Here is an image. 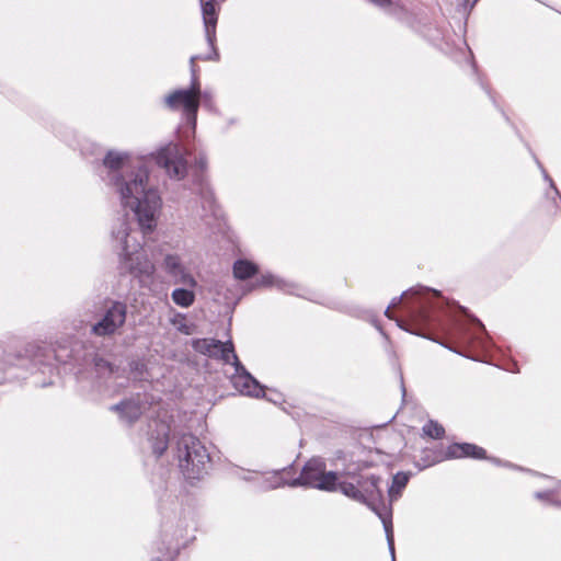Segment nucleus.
Here are the masks:
<instances>
[{
  "label": "nucleus",
  "mask_w": 561,
  "mask_h": 561,
  "mask_svg": "<svg viewBox=\"0 0 561 561\" xmlns=\"http://www.w3.org/2000/svg\"><path fill=\"white\" fill-rule=\"evenodd\" d=\"M201 90L197 78L193 72L192 85L190 89L176 90L165 98L168 106L175 111H183L188 124L195 129L196 114L199 106Z\"/></svg>",
  "instance_id": "6"
},
{
  "label": "nucleus",
  "mask_w": 561,
  "mask_h": 561,
  "mask_svg": "<svg viewBox=\"0 0 561 561\" xmlns=\"http://www.w3.org/2000/svg\"><path fill=\"white\" fill-rule=\"evenodd\" d=\"M201 100H203L205 106H207V107L211 106L213 96L209 92L205 91L204 93H201L199 101Z\"/></svg>",
  "instance_id": "25"
},
{
  "label": "nucleus",
  "mask_w": 561,
  "mask_h": 561,
  "mask_svg": "<svg viewBox=\"0 0 561 561\" xmlns=\"http://www.w3.org/2000/svg\"><path fill=\"white\" fill-rule=\"evenodd\" d=\"M368 1L379 8H382V9H388L392 5V0H368Z\"/></svg>",
  "instance_id": "24"
},
{
  "label": "nucleus",
  "mask_w": 561,
  "mask_h": 561,
  "mask_svg": "<svg viewBox=\"0 0 561 561\" xmlns=\"http://www.w3.org/2000/svg\"><path fill=\"white\" fill-rule=\"evenodd\" d=\"M260 285H262V286H275V287H278V288H285L286 283L283 279L278 278V277H276V276H274L272 274H265V275H263L261 277Z\"/></svg>",
  "instance_id": "21"
},
{
  "label": "nucleus",
  "mask_w": 561,
  "mask_h": 561,
  "mask_svg": "<svg viewBox=\"0 0 561 561\" xmlns=\"http://www.w3.org/2000/svg\"><path fill=\"white\" fill-rule=\"evenodd\" d=\"M389 550H391L390 547H389ZM390 553H391L392 560L394 561V552L392 553V551H390Z\"/></svg>",
  "instance_id": "28"
},
{
  "label": "nucleus",
  "mask_w": 561,
  "mask_h": 561,
  "mask_svg": "<svg viewBox=\"0 0 561 561\" xmlns=\"http://www.w3.org/2000/svg\"><path fill=\"white\" fill-rule=\"evenodd\" d=\"M257 271L255 264L247 260H239L233 264V275L238 279H247Z\"/></svg>",
  "instance_id": "15"
},
{
  "label": "nucleus",
  "mask_w": 561,
  "mask_h": 561,
  "mask_svg": "<svg viewBox=\"0 0 561 561\" xmlns=\"http://www.w3.org/2000/svg\"><path fill=\"white\" fill-rule=\"evenodd\" d=\"M410 479V473L398 472L392 479V483L388 490L390 501H396L401 496L403 489L407 486Z\"/></svg>",
  "instance_id": "13"
},
{
  "label": "nucleus",
  "mask_w": 561,
  "mask_h": 561,
  "mask_svg": "<svg viewBox=\"0 0 561 561\" xmlns=\"http://www.w3.org/2000/svg\"><path fill=\"white\" fill-rule=\"evenodd\" d=\"M179 467L188 479H196L205 471L209 461L206 448L193 435H183L176 447Z\"/></svg>",
  "instance_id": "5"
},
{
  "label": "nucleus",
  "mask_w": 561,
  "mask_h": 561,
  "mask_svg": "<svg viewBox=\"0 0 561 561\" xmlns=\"http://www.w3.org/2000/svg\"><path fill=\"white\" fill-rule=\"evenodd\" d=\"M192 346L196 352L209 357L220 358L226 364H229L231 360L237 362V355L231 341L224 343L214 339H198L192 342Z\"/></svg>",
  "instance_id": "8"
},
{
  "label": "nucleus",
  "mask_w": 561,
  "mask_h": 561,
  "mask_svg": "<svg viewBox=\"0 0 561 561\" xmlns=\"http://www.w3.org/2000/svg\"><path fill=\"white\" fill-rule=\"evenodd\" d=\"M126 320V306L121 302H114L105 312L103 318L92 327L96 335H107L114 333Z\"/></svg>",
  "instance_id": "10"
},
{
  "label": "nucleus",
  "mask_w": 561,
  "mask_h": 561,
  "mask_svg": "<svg viewBox=\"0 0 561 561\" xmlns=\"http://www.w3.org/2000/svg\"><path fill=\"white\" fill-rule=\"evenodd\" d=\"M163 267L172 277H178V273L184 267L181 259L176 254H168L163 260Z\"/></svg>",
  "instance_id": "17"
},
{
  "label": "nucleus",
  "mask_w": 561,
  "mask_h": 561,
  "mask_svg": "<svg viewBox=\"0 0 561 561\" xmlns=\"http://www.w3.org/2000/svg\"><path fill=\"white\" fill-rule=\"evenodd\" d=\"M196 59H197V57H192V58H191V64H192V66L194 65V62H195V60H196Z\"/></svg>",
  "instance_id": "26"
},
{
  "label": "nucleus",
  "mask_w": 561,
  "mask_h": 561,
  "mask_svg": "<svg viewBox=\"0 0 561 561\" xmlns=\"http://www.w3.org/2000/svg\"><path fill=\"white\" fill-rule=\"evenodd\" d=\"M536 497L539 499V500H545V501H549V502H552V503L561 504L560 502H557L554 500V494L552 492H550V491L538 492V493H536Z\"/></svg>",
  "instance_id": "23"
},
{
  "label": "nucleus",
  "mask_w": 561,
  "mask_h": 561,
  "mask_svg": "<svg viewBox=\"0 0 561 561\" xmlns=\"http://www.w3.org/2000/svg\"><path fill=\"white\" fill-rule=\"evenodd\" d=\"M94 366H95L96 373L100 375V377H104L106 374H108V375L114 374L113 367L102 358L95 359Z\"/></svg>",
  "instance_id": "22"
},
{
  "label": "nucleus",
  "mask_w": 561,
  "mask_h": 561,
  "mask_svg": "<svg viewBox=\"0 0 561 561\" xmlns=\"http://www.w3.org/2000/svg\"><path fill=\"white\" fill-rule=\"evenodd\" d=\"M173 279L175 283L183 284L188 288H194L197 285V282L195 280L193 275L185 267H183L178 273V277H173Z\"/></svg>",
  "instance_id": "20"
},
{
  "label": "nucleus",
  "mask_w": 561,
  "mask_h": 561,
  "mask_svg": "<svg viewBox=\"0 0 561 561\" xmlns=\"http://www.w3.org/2000/svg\"><path fill=\"white\" fill-rule=\"evenodd\" d=\"M108 170L107 184L118 194L122 205L134 211L144 233L157 227L162 199L158 191L149 184L148 172L130 156L121 151H108L104 158Z\"/></svg>",
  "instance_id": "1"
},
{
  "label": "nucleus",
  "mask_w": 561,
  "mask_h": 561,
  "mask_svg": "<svg viewBox=\"0 0 561 561\" xmlns=\"http://www.w3.org/2000/svg\"><path fill=\"white\" fill-rule=\"evenodd\" d=\"M545 179L549 180L550 184L553 185L551 179H549L547 174H545Z\"/></svg>",
  "instance_id": "27"
},
{
  "label": "nucleus",
  "mask_w": 561,
  "mask_h": 561,
  "mask_svg": "<svg viewBox=\"0 0 561 561\" xmlns=\"http://www.w3.org/2000/svg\"><path fill=\"white\" fill-rule=\"evenodd\" d=\"M113 409L119 411L122 419L127 422L137 420L142 413L141 407L138 403L131 401L115 405Z\"/></svg>",
  "instance_id": "14"
},
{
  "label": "nucleus",
  "mask_w": 561,
  "mask_h": 561,
  "mask_svg": "<svg viewBox=\"0 0 561 561\" xmlns=\"http://www.w3.org/2000/svg\"><path fill=\"white\" fill-rule=\"evenodd\" d=\"M154 160L163 167L170 176L182 178L186 172V162L183 150L176 144H169L161 148L154 156Z\"/></svg>",
  "instance_id": "7"
},
{
  "label": "nucleus",
  "mask_w": 561,
  "mask_h": 561,
  "mask_svg": "<svg viewBox=\"0 0 561 561\" xmlns=\"http://www.w3.org/2000/svg\"><path fill=\"white\" fill-rule=\"evenodd\" d=\"M261 489H275L286 484L280 472L255 473L252 478ZM340 478L333 471H325V465L319 459L309 460L302 468L299 478L287 482L291 486L302 485L322 491H339Z\"/></svg>",
  "instance_id": "3"
},
{
  "label": "nucleus",
  "mask_w": 561,
  "mask_h": 561,
  "mask_svg": "<svg viewBox=\"0 0 561 561\" xmlns=\"http://www.w3.org/2000/svg\"><path fill=\"white\" fill-rule=\"evenodd\" d=\"M229 364L232 365L234 370L231 374V382L241 394L255 398H260L264 394L263 387L244 369L238 358L237 362L231 360Z\"/></svg>",
  "instance_id": "9"
},
{
  "label": "nucleus",
  "mask_w": 561,
  "mask_h": 561,
  "mask_svg": "<svg viewBox=\"0 0 561 561\" xmlns=\"http://www.w3.org/2000/svg\"><path fill=\"white\" fill-rule=\"evenodd\" d=\"M215 1L216 0H201L205 34L210 45L214 43L215 28L217 24V10Z\"/></svg>",
  "instance_id": "11"
},
{
  "label": "nucleus",
  "mask_w": 561,
  "mask_h": 561,
  "mask_svg": "<svg viewBox=\"0 0 561 561\" xmlns=\"http://www.w3.org/2000/svg\"><path fill=\"white\" fill-rule=\"evenodd\" d=\"M112 240L118 251L121 268L138 278L144 286H150L154 280V263L126 217H119L114 222Z\"/></svg>",
  "instance_id": "2"
},
{
  "label": "nucleus",
  "mask_w": 561,
  "mask_h": 561,
  "mask_svg": "<svg viewBox=\"0 0 561 561\" xmlns=\"http://www.w3.org/2000/svg\"><path fill=\"white\" fill-rule=\"evenodd\" d=\"M468 5H469V3H468V1H466V2L463 3V8H465V9H467V7H468Z\"/></svg>",
  "instance_id": "29"
},
{
  "label": "nucleus",
  "mask_w": 561,
  "mask_h": 561,
  "mask_svg": "<svg viewBox=\"0 0 561 561\" xmlns=\"http://www.w3.org/2000/svg\"><path fill=\"white\" fill-rule=\"evenodd\" d=\"M171 296L174 304L182 308L192 306L195 300L194 291L188 288H176Z\"/></svg>",
  "instance_id": "16"
},
{
  "label": "nucleus",
  "mask_w": 561,
  "mask_h": 561,
  "mask_svg": "<svg viewBox=\"0 0 561 561\" xmlns=\"http://www.w3.org/2000/svg\"><path fill=\"white\" fill-rule=\"evenodd\" d=\"M168 446V426L164 424L160 425L159 436L152 442L153 453L158 456L162 455Z\"/></svg>",
  "instance_id": "18"
},
{
  "label": "nucleus",
  "mask_w": 561,
  "mask_h": 561,
  "mask_svg": "<svg viewBox=\"0 0 561 561\" xmlns=\"http://www.w3.org/2000/svg\"><path fill=\"white\" fill-rule=\"evenodd\" d=\"M423 433L432 438H442L445 431L438 423L430 421L423 426Z\"/></svg>",
  "instance_id": "19"
},
{
  "label": "nucleus",
  "mask_w": 561,
  "mask_h": 561,
  "mask_svg": "<svg viewBox=\"0 0 561 561\" xmlns=\"http://www.w3.org/2000/svg\"><path fill=\"white\" fill-rule=\"evenodd\" d=\"M378 483L379 479L375 476L367 477L363 481H358V486L351 482L341 481L339 484V491L354 501L366 504L380 517L387 535L388 545H390L391 551L393 552V533L390 522V513L386 507H379L381 491Z\"/></svg>",
  "instance_id": "4"
},
{
  "label": "nucleus",
  "mask_w": 561,
  "mask_h": 561,
  "mask_svg": "<svg viewBox=\"0 0 561 561\" xmlns=\"http://www.w3.org/2000/svg\"><path fill=\"white\" fill-rule=\"evenodd\" d=\"M446 455L448 458H461V457L483 458L484 450L481 447H478L476 445L468 444V443L454 444L447 448Z\"/></svg>",
  "instance_id": "12"
}]
</instances>
